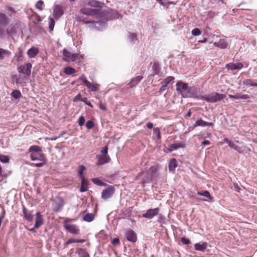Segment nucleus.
Returning <instances> with one entry per match:
<instances>
[{
    "label": "nucleus",
    "instance_id": "45",
    "mask_svg": "<svg viewBox=\"0 0 257 257\" xmlns=\"http://www.w3.org/2000/svg\"><path fill=\"white\" fill-rule=\"evenodd\" d=\"M23 55V50L21 48H19V54H16L15 56V58L16 59L17 61H20L21 60V57H22Z\"/></svg>",
    "mask_w": 257,
    "mask_h": 257
},
{
    "label": "nucleus",
    "instance_id": "59",
    "mask_svg": "<svg viewBox=\"0 0 257 257\" xmlns=\"http://www.w3.org/2000/svg\"><path fill=\"white\" fill-rule=\"evenodd\" d=\"M77 241V239H74V238H70L65 242V244L66 245H68V244H69L70 243L76 242Z\"/></svg>",
    "mask_w": 257,
    "mask_h": 257
},
{
    "label": "nucleus",
    "instance_id": "52",
    "mask_svg": "<svg viewBox=\"0 0 257 257\" xmlns=\"http://www.w3.org/2000/svg\"><path fill=\"white\" fill-rule=\"evenodd\" d=\"M85 122V118L83 116H81L78 120V123L80 126H83Z\"/></svg>",
    "mask_w": 257,
    "mask_h": 257
},
{
    "label": "nucleus",
    "instance_id": "40",
    "mask_svg": "<svg viewBox=\"0 0 257 257\" xmlns=\"http://www.w3.org/2000/svg\"><path fill=\"white\" fill-rule=\"evenodd\" d=\"M197 194L199 195L206 197V198L209 199L210 201H211L212 199V197L211 196L209 192L208 191H204L202 193L198 192Z\"/></svg>",
    "mask_w": 257,
    "mask_h": 257
},
{
    "label": "nucleus",
    "instance_id": "36",
    "mask_svg": "<svg viewBox=\"0 0 257 257\" xmlns=\"http://www.w3.org/2000/svg\"><path fill=\"white\" fill-rule=\"evenodd\" d=\"M11 96L15 99H19L22 96L21 92L18 90H14L11 93Z\"/></svg>",
    "mask_w": 257,
    "mask_h": 257
},
{
    "label": "nucleus",
    "instance_id": "39",
    "mask_svg": "<svg viewBox=\"0 0 257 257\" xmlns=\"http://www.w3.org/2000/svg\"><path fill=\"white\" fill-rule=\"evenodd\" d=\"M152 180V175L149 173H147L146 176L143 178L142 182L143 183L151 182Z\"/></svg>",
    "mask_w": 257,
    "mask_h": 257
},
{
    "label": "nucleus",
    "instance_id": "9",
    "mask_svg": "<svg viewBox=\"0 0 257 257\" xmlns=\"http://www.w3.org/2000/svg\"><path fill=\"white\" fill-rule=\"evenodd\" d=\"M125 235L126 239L132 242H136L137 240V234L131 229H128L125 230Z\"/></svg>",
    "mask_w": 257,
    "mask_h": 257
},
{
    "label": "nucleus",
    "instance_id": "64",
    "mask_svg": "<svg viewBox=\"0 0 257 257\" xmlns=\"http://www.w3.org/2000/svg\"><path fill=\"white\" fill-rule=\"evenodd\" d=\"M210 144V142L208 140H204L202 143V146H206V145H209Z\"/></svg>",
    "mask_w": 257,
    "mask_h": 257
},
{
    "label": "nucleus",
    "instance_id": "1",
    "mask_svg": "<svg viewBox=\"0 0 257 257\" xmlns=\"http://www.w3.org/2000/svg\"><path fill=\"white\" fill-rule=\"evenodd\" d=\"M192 87H189L187 83L178 81L176 83V90L178 93H180L183 97H187L191 96Z\"/></svg>",
    "mask_w": 257,
    "mask_h": 257
},
{
    "label": "nucleus",
    "instance_id": "26",
    "mask_svg": "<svg viewBox=\"0 0 257 257\" xmlns=\"http://www.w3.org/2000/svg\"><path fill=\"white\" fill-rule=\"evenodd\" d=\"M153 73L151 76H154L156 75L159 74L160 71V68L159 64L158 62H154L152 66Z\"/></svg>",
    "mask_w": 257,
    "mask_h": 257
},
{
    "label": "nucleus",
    "instance_id": "28",
    "mask_svg": "<svg viewBox=\"0 0 257 257\" xmlns=\"http://www.w3.org/2000/svg\"><path fill=\"white\" fill-rule=\"evenodd\" d=\"M191 91V96H190L188 97L200 98V97L202 96L199 94L198 89L194 87H192Z\"/></svg>",
    "mask_w": 257,
    "mask_h": 257
},
{
    "label": "nucleus",
    "instance_id": "20",
    "mask_svg": "<svg viewBox=\"0 0 257 257\" xmlns=\"http://www.w3.org/2000/svg\"><path fill=\"white\" fill-rule=\"evenodd\" d=\"M143 79V77L141 76H138L133 78L130 83L127 84L130 87H133L136 86Z\"/></svg>",
    "mask_w": 257,
    "mask_h": 257
},
{
    "label": "nucleus",
    "instance_id": "54",
    "mask_svg": "<svg viewBox=\"0 0 257 257\" xmlns=\"http://www.w3.org/2000/svg\"><path fill=\"white\" fill-rule=\"evenodd\" d=\"M41 163L33 164V166L36 167H42L46 164V159H44V161H41Z\"/></svg>",
    "mask_w": 257,
    "mask_h": 257
},
{
    "label": "nucleus",
    "instance_id": "57",
    "mask_svg": "<svg viewBox=\"0 0 257 257\" xmlns=\"http://www.w3.org/2000/svg\"><path fill=\"white\" fill-rule=\"evenodd\" d=\"M83 98H81V95L80 93L78 94L75 97L73 98L74 102H77L78 101H81V99H83Z\"/></svg>",
    "mask_w": 257,
    "mask_h": 257
},
{
    "label": "nucleus",
    "instance_id": "14",
    "mask_svg": "<svg viewBox=\"0 0 257 257\" xmlns=\"http://www.w3.org/2000/svg\"><path fill=\"white\" fill-rule=\"evenodd\" d=\"M36 221L35 223V228H39L44 223V219L43 216L40 212H37L36 214Z\"/></svg>",
    "mask_w": 257,
    "mask_h": 257
},
{
    "label": "nucleus",
    "instance_id": "60",
    "mask_svg": "<svg viewBox=\"0 0 257 257\" xmlns=\"http://www.w3.org/2000/svg\"><path fill=\"white\" fill-rule=\"evenodd\" d=\"M112 244H113L114 245H117L119 243V239L118 238H114L112 241H111Z\"/></svg>",
    "mask_w": 257,
    "mask_h": 257
},
{
    "label": "nucleus",
    "instance_id": "22",
    "mask_svg": "<svg viewBox=\"0 0 257 257\" xmlns=\"http://www.w3.org/2000/svg\"><path fill=\"white\" fill-rule=\"evenodd\" d=\"M207 247V243L203 242L200 244L199 243H195L194 245L195 249L196 250L204 251L205 250Z\"/></svg>",
    "mask_w": 257,
    "mask_h": 257
},
{
    "label": "nucleus",
    "instance_id": "61",
    "mask_svg": "<svg viewBox=\"0 0 257 257\" xmlns=\"http://www.w3.org/2000/svg\"><path fill=\"white\" fill-rule=\"evenodd\" d=\"M108 147L107 146H105L101 151V152L103 154L102 155H107L108 153Z\"/></svg>",
    "mask_w": 257,
    "mask_h": 257
},
{
    "label": "nucleus",
    "instance_id": "21",
    "mask_svg": "<svg viewBox=\"0 0 257 257\" xmlns=\"http://www.w3.org/2000/svg\"><path fill=\"white\" fill-rule=\"evenodd\" d=\"M11 51L3 48H0V60H3L5 58H9L11 55Z\"/></svg>",
    "mask_w": 257,
    "mask_h": 257
},
{
    "label": "nucleus",
    "instance_id": "56",
    "mask_svg": "<svg viewBox=\"0 0 257 257\" xmlns=\"http://www.w3.org/2000/svg\"><path fill=\"white\" fill-rule=\"evenodd\" d=\"M81 101L84 102L86 105L90 106L91 108H93V105L90 101H87V98H84L83 99H81Z\"/></svg>",
    "mask_w": 257,
    "mask_h": 257
},
{
    "label": "nucleus",
    "instance_id": "51",
    "mask_svg": "<svg viewBox=\"0 0 257 257\" xmlns=\"http://www.w3.org/2000/svg\"><path fill=\"white\" fill-rule=\"evenodd\" d=\"M94 124L92 120H88L86 123V126L88 130H91L94 127Z\"/></svg>",
    "mask_w": 257,
    "mask_h": 257
},
{
    "label": "nucleus",
    "instance_id": "32",
    "mask_svg": "<svg viewBox=\"0 0 257 257\" xmlns=\"http://www.w3.org/2000/svg\"><path fill=\"white\" fill-rule=\"evenodd\" d=\"M94 219V215L93 213H87L83 216V220L86 222H91Z\"/></svg>",
    "mask_w": 257,
    "mask_h": 257
},
{
    "label": "nucleus",
    "instance_id": "16",
    "mask_svg": "<svg viewBox=\"0 0 257 257\" xmlns=\"http://www.w3.org/2000/svg\"><path fill=\"white\" fill-rule=\"evenodd\" d=\"M81 13L84 15L93 16L98 14L97 10L90 8H83L80 10Z\"/></svg>",
    "mask_w": 257,
    "mask_h": 257
},
{
    "label": "nucleus",
    "instance_id": "3",
    "mask_svg": "<svg viewBox=\"0 0 257 257\" xmlns=\"http://www.w3.org/2000/svg\"><path fill=\"white\" fill-rule=\"evenodd\" d=\"M224 142L228 144V145L231 148L233 149L234 150L237 151L238 153L240 154H242L243 153H248L250 152V150L249 148L246 147L245 146H242L241 147H239L236 145H235L233 143L231 142L228 139H225L224 140Z\"/></svg>",
    "mask_w": 257,
    "mask_h": 257
},
{
    "label": "nucleus",
    "instance_id": "7",
    "mask_svg": "<svg viewBox=\"0 0 257 257\" xmlns=\"http://www.w3.org/2000/svg\"><path fill=\"white\" fill-rule=\"evenodd\" d=\"M32 67V64L28 63L24 65L19 66L17 70L19 73L24 74L25 76H30L31 73Z\"/></svg>",
    "mask_w": 257,
    "mask_h": 257
},
{
    "label": "nucleus",
    "instance_id": "5",
    "mask_svg": "<svg viewBox=\"0 0 257 257\" xmlns=\"http://www.w3.org/2000/svg\"><path fill=\"white\" fill-rule=\"evenodd\" d=\"M115 189L112 186H109L101 192V198L103 200H106L112 197L114 194Z\"/></svg>",
    "mask_w": 257,
    "mask_h": 257
},
{
    "label": "nucleus",
    "instance_id": "53",
    "mask_svg": "<svg viewBox=\"0 0 257 257\" xmlns=\"http://www.w3.org/2000/svg\"><path fill=\"white\" fill-rule=\"evenodd\" d=\"M43 4V2L41 0L38 1V2L36 4V7L40 11L43 10L42 8V6Z\"/></svg>",
    "mask_w": 257,
    "mask_h": 257
},
{
    "label": "nucleus",
    "instance_id": "29",
    "mask_svg": "<svg viewBox=\"0 0 257 257\" xmlns=\"http://www.w3.org/2000/svg\"><path fill=\"white\" fill-rule=\"evenodd\" d=\"M77 252L80 257H90L89 253L85 249L78 248Z\"/></svg>",
    "mask_w": 257,
    "mask_h": 257
},
{
    "label": "nucleus",
    "instance_id": "11",
    "mask_svg": "<svg viewBox=\"0 0 257 257\" xmlns=\"http://www.w3.org/2000/svg\"><path fill=\"white\" fill-rule=\"evenodd\" d=\"M97 157L98 158L97 165H102L104 164L108 163L110 160V158L108 155H97Z\"/></svg>",
    "mask_w": 257,
    "mask_h": 257
},
{
    "label": "nucleus",
    "instance_id": "23",
    "mask_svg": "<svg viewBox=\"0 0 257 257\" xmlns=\"http://www.w3.org/2000/svg\"><path fill=\"white\" fill-rule=\"evenodd\" d=\"M39 52L37 48L33 47L28 50L27 54L30 58H34L39 53Z\"/></svg>",
    "mask_w": 257,
    "mask_h": 257
},
{
    "label": "nucleus",
    "instance_id": "47",
    "mask_svg": "<svg viewBox=\"0 0 257 257\" xmlns=\"http://www.w3.org/2000/svg\"><path fill=\"white\" fill-rule=\"evenodd\" d=\"M154 133L156 134L157 137V140H161V132L160 129L159 127H156L154 128Z\"/></svg>",
    "mask_w": 257,
    "mask_h": 257
},
{
    "label": "nucleus",
    "instance_id": "10",
    "mask_svg": "<svg viewBox=\"0 0 257 257\" xmlns=\"http://www.w3.org/2000/svg\"><path fill=\"white\" fill-rule=\"evenodd\" d=\"M225 67L229 70H240L243 67V65L241 62L229 63L225 65Z\"/></svg>",
    "mask_w": 257,
    "mask_h": 257
},
{
    "label": "nucleus",
    "instance_id": "46",
    "mask_svg": "<svg viewBox=\"0 0 257 257\" xmlns=\"http://www.w3.org/2000/svg\"><path fill=\"white\" fill-rule=\"evenodd\" d=\"M0 161L2 163H7L9 162V158L7 156L0 155Z\"/></svg>",
    "mask_w": 257,
    "mask_h": 257
},
{
    "label": "nucleus",
    "instance_id": "35",
    "mask_svg": "<svg viewBox=\"0 0 257 257\" xmlns=\"http://www.w3.org/2000/svg\"><path fill=\"white\" fill-rule=\"evenodd\" d=\"M29 152L31 153L42 152L41 147L38 146H32L29 148Z\"/></svg>",
    "mask_w": 257,
    "mask_h": 257
},
{
    "label": "nucleus",
    "instance_id": "48",
    "mask_svg": "<svg viewBox=\"0 0 257 257\" xmlns=\"http://www.w3.org/2000/svg\"><path fill=\"white\" fill-rule=\"evenodd\" d=\"M192 35L194 36H197L201 34V32L198 28H195L192 30Z\"/></svg>",
    "mask_w": 257,
    "mask_h": 257
},
{
    "label": "nucleus",
    "instance_id": "19",
    "mask_svg": "<svg viewBox=\"0 0 257 257\" xmlns=\"http://www.w3.org/2000/svg\"><path fill=\"white\" fill-rule=\"evenodd\" d=\"M23 213L24 218L29 221H32L33 219V215L31 211L28 210L26 207L23 206Z\"/></svg>",
    "mask_w": 257,
    "mask_h": 257
},
{
    "label": "nucleus",
    "instance_id": "18",
    "mask_svg": "<svg viewBox=\"0 0 257 257\" xmlns=\"http://www.w3.org/2000/svg\"><path fill=\"white\" fill-rule=\"evenodd\" d=\"M214 45L221 49H225L227 47L228 43L225 39H221L218 42H214Z\"/></svg>",
    "mask_w": 257,
    "mask_h": 257
},
{
    "label": "nucleus",
    "instance_id": "30",
    "mask_svg": "<svg viewBox=\"0 0 257 257\" xmlns=\"http://www.w3.org/2000/svg\"><path fill=\"white\" fill-rule=\"evenodd\" d=\"M87 4L89 6L95 8H99L101 6V3L96 0L89 1Z\"/></svg>",
    "mask_w": 257,
    "mask_h": 257
},
{
    "label": "nucleus",
    "instance_id": "62",
    "mask_svg": "<svg viewBox=\"0 0 257 257\" xmlns=\"http://www.w3.org/2000/svg\"><path fill=\"white\" fill-rule=\"evenodd\" d=\"M77 21L78 22H83V23H85V24H89V23H90V21H86L84 19H81L80 17H79L77 19Z\"/></svg>",
    "mask_w": 257,
    "mask_h": 257
},
{
    "label": "nucleus",
    "instance_id": "15",
    "mask_svg": "<svg viewBox=\"0 0 257 257\" xmlns=\"http://www.w3.org/2000/svg\"><path fill=\"white\" fill-rule=\"evenodd\" d=\"M185 144L182 142L179 143H174L168 146L167 148L169 152H172L179 148H185Z\"/></svg>",
    "mask_w": 257,
    "mask_h": 257
},
{
    "label": "nucleus",
    "instance_id": "8",
    "mask_svg": "<svg viewBox=\"0 0 257 257\" xmlns=\"http://www.w3.org/2000/svg\"><path fill=\"white\" fill-rule=\"evenodd\" d=\"M160 211L159 208L157 207L154 209H148L146 213H144L142 215L143 217L148 218V219H152L155 216L157 215Z\"/></svg>",
    "mask_w": 257,
    "mask_h": 257
},
{
    "label": "nucleus",
    "instance_id": "17",
    "mask_svg": "<svg viewBox=\"0 0 257 257\" xmlns=\"http://www.w3.org/2000/svg\"><path fill=\"white\" fill-rule=\"evenodd\" d=\"M63 14L62 8L59 6H55L53 9V16L56 19L59 18Z\"/></svg>",
    "mask_w": 257,
    "mask_h": 257
},
{
    "label": "nucleus",
    "instance_id": "13",
    "mask_svg": "<svg viewBox=\"0 0 257 257\" xmlns=\"http://www.w3.org/2000/svg\"><path fill=\"white\" fill-rule=\"evenodd\" d=\"M64 226L68 231L72 234H77L78 233L79 229L75 225L69 224L65 223Z\"/></svg>",
    "mask_w": 257,
    "mask_h": 257
},
{
    "label": "nucleus",
    "instance_id": "31",
    "mask_svg": "<svg viewBox=\"0 0 257 257\" xmlns=\"http://www.w3.org/2000/svg\"><path fill=\"white\" fill-rule=\"evenodd\" d=\"M243 84L246 86H257V83H255L252 79H245L243 81Z\"/></svg>",
    "mask_w": 257,
    "mask_h": 257
},
{
    "label": "nucleus",
    "instance_id": "6",
    "mask_svg": "<svg viewBox=\"0 0 257 257\" xmlns=\"http://www.w3.org/2000/svg\"><path fill=\"white\" fill-rule=\"evenodd\" d=\"M64 205V200L60 197H57L53 202L52 207L54 212L60 211Z\"/></svg>",
    "mask_w": 257,
    "mask_h": 257
},
{
    "label": "nucleus",
    "instance_id": "33",
    "mask_svg": "<svg viewBox=\"0 0 257 257\" xmlns=\"http://www.w3.org/2000/svg\"><path fill=\"white\" fill-rule=\"evenodd\" d=\"M7 34H9L6 26L0 25V38H3Z\"/></svg>",
    "mask_w": 257,
    "mask_h": 257
},
{
    "label": "nucleus",
    "instance_id": "50",
    "mask_svg": "<svg viewBox=\"0 0 257 257\" xmlns=\"http://www.w3.org/2000/svg\"><path fill=\"white\" fill-rule=\"evenodd\" d=\"M92 181L94 184L100 186H103L104 185V183L98 178H93L92 179Z\"/></svg>",
    "mask_w": 257,
    "mask_h": 257
},
{
    "label": "nucleus",
    "instance_id": "34",
    "mask_svg": "<svg viewBox=\"0 0 257 257\" xmlns=\"http://www.w3.org/2000/svg\"><path fill=\"white\" fill-rule=\"evenodd\" d=\"M64 72L67 75H71L75 73L76 70L72 67H67L65 68Z\"/></svg>",
    "mask_w": 257,
    "mask_h": 257
},
{
    "label": "nucleus",
    "instance_id": "58",
    "mask_svg": "<svg viewBox=\"0 0 257 257\" xmlns=\"http://www.w3.org/2000/svg\"><path fill=\"white\" fill-rule=\"evenodd\" d=\"M181 240L184 244H189L190 243V240L185 237H182Z\"/></svg>",
    "mask_w": 257,
    "mask_h": 257
},
{
    "label": "nucleus",
    "instance_id": "44",
    "mask_svg": "<svg viewBox=\"0 0 257 257\" xmlns=\"http://www.w3.org/2000/svg\"><path fill=\"white\" fill-rule=\"evenodd\" d=\"M55 22L53 18H49V28L50 31H52L54 29Z\"/></svg>",
    "mask_w": 257,
    "mask_h": 257
},
{
    "label": "nucleus",
    "instance_id": "25",
    "mask_svg": "<svg viewBox=\"0 0 257 257\" xmlns=\"http://www.w3.org/2000/svg\"><path fill=\"white\" fill-rule=\"evenodd\" d=\"M178 166V163L175 159H172L169 163V170L171 172L174 171L175 169Z\"/></svg>",
    "mask_w": 257,
    "mask_h": 257
},
{
    "label": "nucleus",
    "instance_id": "24",
    "mask_svg": "<svg viewBox=\"0 0 257 257\" xmlns=\"http://www.w3.org/2000/svg\"><path fill=\"white\" fill-rule=\"evenodd\" d=\"M84 84L91 91H96L98 89L99 85L98 84H92L90 82L87 81Z\"/></svg>",
    "mask_w": 257,
    "mask_h": 257
},
{
    "label": "nucleus",
    "instance_id": "12",
    "mask_svg": "<svg viewBox=\"0 0 257 257\" xmlns=\"http://www.w3.org/2000/svg\"><path fill=\"white\" fill-rule=\"evenodd\" d=\"M30 158L32 161H44V159H46L45 155L41 152L31 153Z\"/></svg>",
    "mask_w": 257,
    "mask_h": 257
},
{
    "label": "nucleus",
    "instance_id": "41",
    "mask_svg": "<svg viewBox=\"0 0 257 257\" xmlns=\"http://www.w3.org/2000/svg\"><path fill=\"white\" fill-rule=\"evenodd\" d=\"M85 170V167L84 166L80 165L79 166L78 173H79V176L81 179L85 178L84 176L83 175V172Z\"/></svg>",
    "mask_w": 257,
    "mask_h": 257
},
{
    "label": "nucleus",
    "instance_id": "63",
    "mask_svg": "<svg viewBox=\"0 0 257 257\" xmlns=\"http://www.w3.org/2000/svg\"><path fill=\"white\" fill-rule=\"evenodd\" d=\"M80 80H81L84 83H85L86 81H87L88 80H87L86 77L82 75L81 76L80 78Z\"/></svg>",
    "mask_w": 257,
    "mask_h": 257
},
{
    "label": "nucleus",
    "instance_id": "4",
    "mask_svg": "<svg viewBox=\"0 0 257 257\" xmlns=\"http://www.w3.org/2000/svg\"><path fill=\"white\" fill-rule=\"evenodd\" d=\"M63 54L64 59L66 61H76L80 59L78 54L72 53L65 49L63 50Z\"/></svg>",
    "mask_w": 257,
    "mask_h": 257
},
{
    "label": "nucleus",
    "instance_id": "37",
    "mask_svg": "<svg viewBox=\"0 0 257 257\" xmlns=\"http://www.w3.org/2000/svg\"><path fill=\"white\" fill-rule=\"evenodd\" d=\"M8 24L7 19L4 14H0V25L6 26Z\"/></svg>",
    "mask_w": 257,
    "mask_h": 257
},
{
    "label": "nucleus",
    "instance_id": "49",
    "mask_svg": "<svg viewBox=\"0 0 257 257\" xmlns=\"http://www.w3.org/2000/svg\"><path fill=\"white\" fill-rule=\"evenodd\" d=\"M128 38H129L130 41L134 43H135V42L136 40H137V35L135 33H129Z\"/></svg>",
    "mask_w": 257,
    "mask_h": 257
},
{
    "label": "nucleus",
    "instance_id": "38",
    "mask_svg": "<svg viewBox=\"0 0 257 257\" xmlns=\"http://www.w3.org/2000/svg\"><path fill=\"white\" fill-rule=\"evenodd\" d=\"M174 77L173 76H168L166 78H165L161 83L162 85L167 86L168 84H169L171 82L173 81L174 80Z\"/></svg>",
    "mask_w": 257,
    "mask_h": 257
},
{
    "label": "nucleus",
    "instance_id": "42",
    "mask_svg": "<svg viewBox=\"0 0 257 257\" xmlns=\"http://www.w3.org/2000/svg\"><path fill=\"white\" fill-rule=\"evenodd\" d=\"M206 121L201 119H199L198 120H197L195 123L194 124V126L196 127L198 126H206Z\"/></svg>",
    "mask_w": 257,
    "mask_h": 257
},
{
    "label": "nucleus",
    "instance_id": "27",
    "mask_svg": "<svg viewBox=\"0 0 257 257\" xmlns=\"http://www.w3.org/2000/svg\"><path fill=\"white\" fill-rule=\"evenodd\" d=\"M88 184V181L85 178L81 179V187L80 188V191L81 192H84L87 191V186Z\"/></svg>",
    "mask_w": 257,
    "mask_h": 257
},
{
    "label": "nucleus",
    "instance_id": "2",
    "mask_svg": "<svg viewBox=\"0 0 257 257\" xmlns=\"http://www.w3.org/2000/svg\"><path fill=\"white\" fill-rule=\"evenodd\" d=\"M224 97L222 94H219L216 92H212L207 95H202L200 97L202 100H206L207 102L210 103H215L220 101Z\"/></svg>",
    "mask_w": 257,
    "mask_h": 257
},
{
    "label": "nucleus",
    "instance_id": "43",
    "mask_svg": "<svg viewBox=\"0 0 257 257\" xmlns=\"http://www.w3.org/2000/svg\"><path fill=\"white\" fill-rule=\"evenodd\" d=\"M235 99H247L249 98V96L246 94H242L241 93H236L235 95Z\"/></svg>",
    "mask_w": 257,
    "mask_h": 257
},
{
    "label": "nucleus",
    "instance_id": "55",
    "mask_svg": "<svg viewBox=\"0 0 257 257\" xmlns=\"http://www.w3.org/2000/svg\"><path fill=\"white\" fill-rule=\"evenodd\" d=\"M161 5L163 6H166L167 4H172L171 2H167L166 0H156Z\"/></svg>",
    "mask_w": 257,
    "mask_h": 257
}]
</instances>
